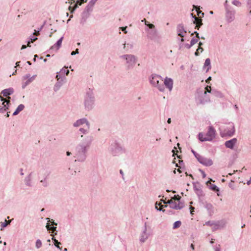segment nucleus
<instances>
[{
    "instance_id": "nucleus-1",
    "label": "nucleus",
    "mask_w": 251,
    "mask_h": 251,
    "mask_svg": "<svg viewBox=\"0 0 251 251\" xmlns=\"http://www.w3.org/2000/svg\"><path fill=\"white\" fill-rule=\"evenodd\" d=\"M95 98L93 90L88 88L86 90V94L84 99V105L85 109L90 111L95 106Z\"/></svg>"
},
{
    "instance_id": "nucleus-2",
    "label": "nucleus",
    "mask_w": 251,
    "mask_h": 251,
    "mask_svg": "<svg viewBox=\"0 0 251 251\" xmlns=\"http://www.w3.org/2000/svg\"><path fill=\"white\" fill-rule=\"evenodd\" d=\"M88 150L85 146L78 144L75 148L74 157L75 159V161L84 162L87 158Z\"/></svg>"
},
{
    "instance_id": "nucleus-3",
    "label": "nucleus",
    "mask_w": 251,
    "mask_h": 251,
    "mask_svg": "<svg viewBox=\"0 0 251 251\" xmlns=\"http://www.w3.org/2000/svg\"><path fill=\"white\" fill-rule=\"evenodd\" d=\"M108 150L113 156H118L126 152L125 149L121 143L117 141H113L110 143Z\"/></svg>"
},
{
    "instance_id": "nucleus-4",
    "label": "nucleus",
    "mask_w": 251,
    "mask_h": 251,
    "mask_svg": "<svg viewBox=\"0 0 251 251\" xmlns=\"http://www.w3.org/2000/svg\"><path fill=\"white\" fill-rule=\"evenodd\" d=\"M120 58L125 61V66L128 70L132 69L138 61L137 57L132 54L122 55Z\"/></svg>"
},
{
    "instance_id": "nucleus-5",
    "label": "nucleus",
    "mask_w": 251,
    "mask_h": 251,
    "mask_svg": "<svg viewBox=\"0 0 251 251\" xmlns=\"http://www.w3.org/2000/svg\"><path fill=\"white\" fill-rule=\"evenodd\" d=\"M145 25L148 27L145 29L148 38L151 40H155L157 38V30L155 25L148 21H146Z\"/></svg>"
},
{
    "instance_id": "nucleus-6",
    "label": "nucleus",
    "mask_w": 251,
    "mask_h": 251,
    "mask_svg": "<svg viewBox=\"0 0 251 251\" xmlns=\"http://www.w3.org/2000/svg\"><path fill=\"white\" fill-rule=\"evenodd\" d=\"M160 80H163L160 75L152 74L150 77V81L153 86L157 87L160 92H164L165 87L164 84L160 82Z\"/></svg>"
},
{
    "instance_id": "nucleus-7",
    "label": "nucleus",
    "mask_w": 251,
    "mask_h": 251,
    "mask_svg": "<svg viewBox=\"0 0 251 251\" xmlns=\"http://www.w3.org/2000/svg\"><path fill=\"white\" fill-rule=\"evenodd\" d=\"M11 98L8 97L7 98H4L0 96V100L2 101L1 105H0V113H4L9 109L10 104Z\"/></svg>"
},
{
    "instance_id": "nucleus-8",
    "label": "nucleus",
    "mask_w": 251,
    "mask_h": 251,
    "mask_svg": "<svg viewBox=\"0 0 251 251\" xmlns=\"http://www.w3.org/2000/svg\"><path fill=\"white\" fill-rule=\"evenodd\" d=\"M225 4L226 8V19L228 23H231L235 19V11L230 7H229L226 4Z\"/></svg>"
},
{
    "instance_id": "nucleus-9",
    "label": "nucleus",
    "mask_w": 251,
    "mask_h": 251,
    "mask_svg": "<svg viewBox=\"0 0 251 251\" xmlns=\"http://www.w3.org/2000/svg\"><path fill=\"white\" fill-rule=\"evenodd\" d=\"M235 128L233 125L230 126L229 127L225 129L223 132H221V135L222 137H231L235 133Z\"/></svg>"
},
{
    "instance_id": "nucleus-10",
    "label": "nucleus",
    "mask_w": 251,
    "mask_h": 251,
    "mask_svg": "<svg viewBox=\"0 0 251 251\" xmlns=\"http://www.w3.org/2000/svg\"><path fill=\"white\" fill-rule=\"evenodd\" d=\"M150 233L147 232V223H145L144 228L140 235V242L143 243L148 239L150 236Z\"/></svg>"
},
{
    "instance_id": "nucleus-11",
    "label": "nucleus",
    "mask_w": 251,
    "mask_h": 251,
    "mask_svg": "<svg viewBox=\"0 0 251 251\" xmlns=\"http://www.w3.org/2000/svg\"><path fill=\"white\" fill-rule=\"evenodd\" d=\"M194 190L199 197V200H201V197L204 196V193L201 188V187L199 182H193V183Z\"/></svg>"
},
{
    "instance_id": "nucleus-12",
    "label": "nucleus",
    "mask_w": 251,
    "mask_h": 251,
    "mask_svg": "<svg viewBox=\"0 0 251 251\" xmlns=\"http://www.w3.org/2000/svg\"><path fill=\"white\" fill-rule=\"evenodd\" d=\"M84 124L86 125L88 129H89L90 126V123L87 120V119L85 118L80 119L76 121L75 123H74L73 126L74 127H78L83 125Z\"/></svg>"
},
{
    "instance_id": "nucleus-13",
    "label": "nucleus",
    "mask_w": 251,
    "mask_h": 251,
    "mask_svg": "<svg viewBox=\"0 0 251 251\" xmlns=\"http://www.w3.org/2000/svg\"><path fill=\"white\" fill-rule=\"evenodd\" d=\"M216 131L214 127L212 126L208 127V130L206 134V136L207 139H204V140H208V141H211L213 138L215 137Z\"/></svg>"
},
{
    "instance_id": "nucleus-14",
    "label": "nucleus",
    "mask_w": 251,
    "mask_h": 251,
    "mask_svg": "<svg viewBox=\"0 0 251 251\" xmlns=\"http://www.w3.org/2000/svg\"><path fill=\"white\" fill-rule=\"evenodd\" d=\"M198 161L201 164L205 166H210L213 164V161L212 159L204 157L202 156H200L198 159Z\"/></svg>"
},
{
    "instance_id": "nucleus-15",
    "label": "nucleus",
    "mask_w": 251,
    "mask_h": 251,
    "mask_svg": "<svg viewBox=\"0 0 251 251\" xmlns=\"http://www.w3.org/2000/svg\"><path fill=\"white\" fill-rule=\"evenodd\" d=\"M177 35L179 36H180L181 37L180 41L181 42H184V33H186V31L184 29V26L182 24H179L177 26Z\"/></svg>"
},
{
    "instance_id": "nucleus-16",
    "label": "nucleus",
    "mask_w": 251,
    "mask_h": 251,
    "mask_svg": "<svg viewBox=\"0 0 251 251\" xmlns=\"http://www.w3.org/2000/svg\"><path fill=\"white\" fill-rule=\"evenodd\" d=\"M63 39V37L62 36L56 42V43L55 44H54L50 48L49 51L50 53H51L53 51H56L57 50H58L61 46Z\"/></svg>"
},
{
    "instance_id": "nucleus-17",
    "label": "nucleus",
    "mask_w": 251,
    "mask_h": 251,
    "mask_svg": "<svg viewBox=\"0 0 251 251\" xmlns=\"http://www.w3.org/2000/svg\"><path fill=\"white\" fill-rule=\"evenodd\" d=\"M94 140L93 137L92 135H88L83 139V142L82 143L79 144V145H83L86 147V148L89 149L91 144Z\"/></svg>"
},
{
    "instance_id": "nucleus-18",
    "label": "nucleus",
    "mask_w": 251,
    "mask_h": 251,
    "mask_svg": "<svg viewBox=\"0 0 251 251\" xmlns=\"http://www.w3.org/2000/svg\"><path fill=\"white\" fill-rule=\"evenodd\" d=\"M201 201L203 206L207 210L208 213L209 215H212L214 213V207L213 205L207 201Z\"/></svg>"
},
{
    "instance_id": "nucleus-19",
    "label": "nucleus",
    "mask_w": 251,
    "mask_h": 251,
    "mask_svg": "<svg viewBox=\"0 0 251 251\" xmlns=\"http://www.w3.org/2000/svg\"><path fill=\"white\" fill-rule=\"evenodd\" d=\"M91 12L90 11H88L87 10L84 9L83 12L81 13V18L80 21V24L82 25H84L86 23L87 19L89 18L90 13Z\"/></svg>"
},
{
    "instance_id": "nucleus-20",
    "label": "nucleus",
    "mask_w": 251,
    "mask_h": 251,
    "mask_svg": "<svg viewBox=\"0 0 251 251\" xmlns=\"http://www.w3.org/2000/svg\"><path fill=\"white\" fill-rule=\"evenodd\" d=\"M164 85L170 91H171L173 87V80L172 78L166 77L164 79Z\"/></svg>"
},
{
    "instance_id": "nucleus-21",
    "label": "nucleus",
    "mask_w": 251,
    "mask_h": 251,
    "mask_svg": "<svg viewBox=\"0 0 251 251\" xmlns=\"http://www.w3.org/2000/svg\"><path fill=\"white\" fill-rule=\"evenodd\" d=\"M237 142V139L236 138H232L231 140L226 141L225 143V145L227 148L233 149Z\"/></svg>"
},
{
    "instance_id": "nucleus-22",
    "label": "nucleus",
    "mask_w": 251,
    "mask_h": 251,
    "mask_svg": "<svg viewBox=\"0 0 251 251\" xmlns=\"http://www.w3.org/2000/svg\"><path fill=\"white\" fill-rule=\"evenodd\" d=\"M46 227L47 228V230L49 232L51 231V235L52 236V237H54V235H57V231L56 230V228H57L56 226H50V225L49 224V223H48L47 224Z\"/></svg>"
},
{
    "instance_id": "nucleus-23",
    "label": "nucleus",
    "mask_w": 251,
    "mask_h": 251,
    "mask_svg": "<svg viewBox=\"0 0 251 251\" xmlns=\"http://www.w3.org/2000/svg\"><path fill=\"white\" fill-rule=\"evenodd\" d=\"M14 89L11 87L3 90L1 93L3 95V96L7 97L9 96L12 95L14 93Z\"/></svg>"
},
{
    "instance_id": "nucleus-24",
    "label": "nucleus",
    "mask_w": 251,
    "mask_h": 251,
    "mask_svg": "<svg viewBox=\"0 0 251 251\" xmlns=\"http://www.w3.org/2000/svg\"><path fill=\"white\" fill-rule=\"evenodd\" d=\"M49 175L50 172L46 171L44 175V178L40 181V182L42 183L43 186L45 187H46L49 185V183L47 181V178Z\"/></svg>"
},
{
    "instance_id": "nucleus-25",
    "label": "nucleus",
    "mask_w": 251,
    "mask_h": 251,
    "mask_svg": "<svg viewBox=\"0 0 251 251\" xmlns=\"http://www.w3.org/2000/svg\"><path fill=\"white\" fill-rule=\"evenodd\" d=\"M211 68V61L209 58H207L205 59L203 66V69L206 70V72H207Z\"/></svg>"
},
{
    "instance_id": "nucleus-26",
    "label": "nucleus",
    "mask_w": 251,
    "mask_h": 251,
    "mask_svg": "<svg viewBox=\"0 0 251 251\" xmlns=\"http://www.w3.org/2000/svg\"><path fill=\"white\" fill-rule=\"evenodd\" d=\"M198 99L200 101V103L202 104H205L206 102H210V101L209 97H208L207 96V95H206V97H204L203 96V94H202V96L199 97Z\"/></svg>"
},
{
    "instance_id": "nucleus-27",
    "label": "nucleus",
    "mask_w": 251,
    "mask_h": 251,
    "mask_svg": "<svg viewBox=\"0 0 251 251\" xmlns=\"http://www.w3.org/2000/svg\"><path fill=\"white\" fill-rule=\"evenodd\" d=\"M64 78H61V79L60 80H57V82L55 84L53 90L55 92H57L59 90L60 87L62 86L63 84Z\"/></svg>"
},
{
    "instance_id": "nucleus-28",
    "label": "nucleus",
    "mask_w": 251,
    "mask_h": 251,
    "mask_svg": "<svg viewBox=\"0 0 251 251\" xmlns=\"http://www.w3.org/2000/svg\"><path fill=\"white\" fill-rule=\"evenodd\" d=\"M193 18H194L195 19L194 23L196 24L195 28L199 29L201 26L202 25V20L201 19H198L196 16H193Z\"/></svg>"
},
{
    "instance_id": "nucleus-29",
    "label": "nucleus",
    "mask_w": 251,
    "mask_h": 251,
    "mask_svg": "<svg viewBox=\"0 0 251 251\" xmlns=\"http://www.w3.org/2000/svg\"><path fill=\"white\" fill-rule=\"evenodd\" d=\"M183 207V204H181V205H180V204H177V203L175 201H173L172 203H171V205L170 206L171 208L176 210L181 209Z\"/></svg>"
},
{
    "instance_id": "nucleus-30",
    "label": "nucleus",
    "mask_w": 251,
    "mask_h": 251,
    "mask_svg": "<svg viewBox=\"0 0 251 251\" xmlns=\"http://www.w3.org/2000/svg\"><path fill=\"white\" fill-rule=\"evenodd\" d=\"M226 225V222L224 220H222L220 221H218L217 223H216L214 226V229L216 230L218 229L219 228L220 226H222V227H224Z\"/></svg>"
},
{
    "instance_id": "nucleus-31",
    "label": "nucleus",
    "mask_w": 251,
    "mask_h": 251,
    "mask_svg": "<svg viewBox=\"0 0 251 251\" xmlns=\"http://www.w3.org/2000/svg\"><path fill=\"white\" fill-rule=\"evenodd\" d=\"M25 108V105L23 104H21L16 108V110L13 113V116L18 115L21 111L24 110Z\"/></svg>"
},
{
    "instance_id": "nucleus-32",
    "label": "nucleus",
    "mask_w": 251,
    "mask_h": 251,
    "mask_svg": "<svg viewBox=\"0 0 251 251\" xmlns=\"http://www.w3.org/2000/svg\"><path fill=\"white\" fill-rule=\"evenodd\" d=\"M212 95L218 98H223L224 97L223 94L220 91L216 89L212 90Z\"/></svg>"
},
{
    "instance_id": "nucleus-33",
    "label": "nucleus",
    "mask_w": 251,
    "mask_h": 251,
    "mask_svg": "<svg viewBox=\"0 0 251 251\" xmlns=\"http://www.w3.org/2000/svg\"><path fill=\"white\" fill-rule=\"evenodd\" d=\"M31 174H30L29 175H28L27 176H26L25 178V184L29 187L31 186Z\"/></svg>"
},
{
    "instance_id": "nucleus-34",
    "label": "nucleus",
    "mask_w": 251,
    "mask_h": 251,
    "mask_svg": "<svg viewBox=\"0 0 251 251\" xmlns=\"http://www.w3.org/2000/svg\"><path fill=\"white\" fill-rule=\"evenodd\" d=\"M51 240L53 241L54 242V246L57 248L58 249H59L60 250H62V247H60L59 246L60 245H61V242H59L57 240H56L54 237H52L51 238Z\"/></svg>"
},
{
    "instance_id": "nucleus-35",
    "label": "nucleus",
    "mask_w": 251,
    "mask_h": 251,
    "mask_svg": "<svg viewBox=\"0 0 251 251\" xmlns=\"http://www.w3.org/2000/svg\"><path fill=\"white\" fill-rule=\"evenodd\" d=\"M86 0H77L75 4L74 5V8L73 11H71V12H73L74 10H75V9L78 7V5H81L83 3H84L86 2Z\"/></svg>"
},
{
    "instance_id": "nucleus-36",
    "label": "nucleus",
    "mask_w": 251,
    "mask_h": 251,
    "mask_svg": "<svg viewBox=\"0 0 251 251\" xmlns=\"http://www.w3.org/2000/svg\"><path fill=\"white\" fill-rule=\"evenodd\" d=\"M198 139L201 142L208 141V140H204V139H207V137L206 135L204 137V135L201 132L199 133Z\"/></svg>"
},
{
    "instance_id": "nucleus-37",
    "label": "nucleus",
    "mask_w": 251,
    "mask_h": 251,
    "mask_svg": "<svg viewBox=\"0 0 251 251\" xmlns=\"http://www.w3.org/2000/svg\"><path fill=\"white\" fill-rule=\"evenodd\" d=\"M205 90L204 91L203 93V96L204 97H206V95H207V93H211L212 94V90L211 89V86H207L205 88Z\"/></svg>"
},
{
    "instance_id": "nucleus-38",
    "label": "nucleus",
    "mask_w": 251,
    "mask_h": 251,
    "mask_svg": "<svg viewBox=\"0 0 251 251\" xmlns=\"http://www.w3.org/2000/svg\"><path fill=\"white\" fill-rule=\"evenodd\" d=\"M164 207H167V205H165V206H164L163 205H162L161 204L158 203L157 202H156L155 203V209L157 211H160L162 210V208H163Z\"/></svg>"
},
{
    "instance_id": "nucleus-39",
    "label": "nucleus",
    "mask_w": 251,
    "mask_h": 251,
    "mask_svg": "<svg viewBox=\"0 0 251 251\" xmlns=\"http://www.w3.org/2000/svg\"><path fill=\"white\" fill-rule=\"evenodd\" d=\"M209 188L213 191L219 192V188L215 184L210 183Z\"/></svg>"
},
{
    "instance_id": "nucleus-40",
    "label": "nucleus",
    "mask_w": 251,
    "mask_h": 251,
    "mask_svg": "<svg viewBox=\"0 0 251 251\" xmlns=\"http://www.w3.org/2000/svg\"><path fill=\"white\" fill-rule=\"evenodd\" d=\"M93 6H94V5H93L92 4L89 2L88 5L85 7V9L87 10L88 11H90V12H92L93 11Z\"/></svg>"
},
{
    "instance_id": "nucleus-41",
    "label": "nucleus",
    "mask_w": 251,
    "mask_h": 251,
    "mask_svg": "<svg viewBox=\"0 0 251 251\" xmlns=\"http://www.w3.org/2000/svg\"><path fill=\"white\" fill-rule=\"evenodd\" d=\"M181 225V221H177L175 222L174 223L173 227V228L174 229L177 228H178V227H179Z\"/></svg>"
},
{
    "instance_id": "nucleus-42",
    "label": "nucleus",
    "mask_w": 251,
    "mask_h": 251,
    "mask_svg": "<svg viewBox=\"0 0 251 251\" xmlns=\"http://www.w3.org/2000/svg\"><path fill=\"white\" fill-rule=\"evenodd\" d=\"M203 51V49L201 47H199L196 52H195V55L196 56H199L200 55V51L202 52Z\"/></svg>"
},
{
    "instance_id": "nucleus-43",
    "label": "nucleus",
    "mask_w": 251,
    "mask_h": 251,
    "mask_svg": "<svg viewBox=\"0 0 251 251\" xmlns=\"http://www.w3.org/2000/svg\"><path fill=\"white\" fill-rule=\"evenodd\" d=\"M42 245V242L40 239H37L36 241L35 247L37 249H39Z\"/></svg>"
},
{
    "instance_id": "nucleus-44",
    "label": "nucleus",
    "mask_w": 251,
    "mask_h": 251,
    "mask_svg": "<svg viewBox=\"0 0 251 251\" xmlns=\"http://www.w3.org/2000/svg\"><path fill=\"white\" fill-rule=\"evenodd\" d=\"M30 39V41H28V43H27L28 47H30V43H33V42L35 41L36 40H37V38L31 36Z\"/></svg>"
},
{
    "instance_id": "nucleus-45",
    "label": "nucleus",
    "mask_w": 251,
    "mask_h": 251,
    "mask_svg": "<svg viewBox=\"0 0 251 251\" xmlns=\"http://www.w3.org/2000/svg\"><path fill=\"white\" fill-rule=\"evenodd\" d=\"M60 72L62 74H65L66 75H68L69 73V70L67 69V68H62Z\"/></svg>"
},
{
    "instance_id": "nucleus-46",
    "label": "nucleus",
    "mask_w": 251,
    "mask_h": 251,
    "mask_svg": "<svg viewBox=\"0 0 251 251\" xmlns=\"http://www.w3.org/2000/svg\"><path fill=\"white\" fill-rule=\"evenodd\" d=\"M46 220L48 222H50L51 224L53 225V226H56L57 225V224L54 222V221L53 219H50L49 218H46Z\"/></svg>"
},
{
    "instance_id": "nucleus-47",
    "label": "nucleus",
    "mask_w": 251,
    "mask_h": 251,
    "mask_svg": "<svg viewBox=\"0 0 251 251\" xmlns=\"http://www.w3.org/2000/svg\"><path fill=\"white\" fill-rule=\"evenodd\" d=\"M198 39H199L196 38V37L192 38L190 42L191 45L193 46L196 43H197L198 42Z\"/></svg>"
},
{
    "instance_id": "nucleus-48",
    "label": "nucleus",
    "mask_w": 251,
    "mask_h": 251,
    "mask_svg": "<svg viewBox=\"0 0 251 251\" xmlns=\"http://www.w3.org/2000/svg\"><path fill=\"white\" fill-rule=\"evenodd\" d=\"M79 131L83 134H86L88 133V130L83 128H79Z\"/></svg>"
},
{
    "instance_id": "nucleus-49",
    "label": "nucleus",
    "mask_w": 251,
    "mask_h": 251,
    "mask_svg": "<svg viewBox=\"0 0 251 251\" xmlns=\"http://www.w3.org/2000/svg\"><path fill=\"white\" fill-rule=\"evenodd\" d=\"M43 25L41 26L40 28L38 29L37 31L36 30H34V32L33 33V35H35L36 36H38L40 34V31L42 30L43 28Z\"/></svg>"
},
{
    "instance_id": "nucleus-50",
    "label": "nucleus",
    "mask_w": 251,
    "mask_h": 251,
    "mask_svg": "<svg viewBox=\"0 0 251 251\" xmlns=\"http://www.w3.org/2000/svg\"><path fill=\"white\" fill-rule=\"evenodd\" d=\"M31 77L30 74H27L23 76L22 79L23 80H25L26 79H29Z\"/></svg>"
},
{
    "instance_id": "nucleus-51",
    "label": "nucleus",
    "mask_w": 251,
    "mask_h": 251,
    "mask_svg": "<svg viewBox=\"0 0 251 251\" xmlns=\"http://www.w3.org/2000/svg\"><path fill=\"white\" fill-rule=\"evenodd\" d=\"M232 4L237 6H240L241 5V3L239 1L236 0L232 1Z\"/></svg>"
},
{
    "instance_id": "nucleus-52",
    "label": "nucleus",
    "mask_w": 251,
    "mask_h": 251,
    "mask_svg": "<svg viewBox=\"0 0 251 251\" xmlns=\"http://www.w3.org/2000/svg\"><path fill=\"white\" fill-rule=\"evenodd\" d=\"M30 83L27 80L26 81L23 82L22 83V88L25 89L27 85H28Z\"/></svg>"
},
{
    "instance_id": "nucleus-53",
    "label": "nucleus",
    "mask_w": 251,
    "mask_h": 251,
    "mask_svg": "<svg viewBox=\"0 0 251 251\" xmlns=\"http://www.w3.org/2000/svg\"><path fill=\"white\" fill-rule=\"evenodd\" d=\"M30 83L27 80L26 81L23 82L22 83V88L25 89L27 85H28Z\"/></svg>"
},
{
    "instance_id": "nucleus-54",
    "label": "nucleus",
    "mask_w": 251,
    "mask_h": 251,
    "mask_svg": "<svg viewBox=\"0 0 251 251\" xmlns=\"http://www.w3.org/2000/svg\"><path fill=\"white\" fill-rule=\"evenodd\" d=\"M30 83L27 80L26 81L23 82L22 83V88L25 89L27 85H28Z\"/></svg>"
},
{
    "instance_id": "nucleus-55",
    "label": "nucleus",
    "mask_w": 251,
    "mask_h": 251,
    "mask_svg": "<svg viewBox=\"0 0 251 251\" xmlns=\"http://www.w3.org/2000/svg\"><path fill=\"white\" fill-rule=\"evenodd\" d=\"M30 83L27 80L26 81L23 82L22 83V88L25 89L27 85H28Z\"/></svg>"
},
{
    "instance_id": "nucleus-56",
    "label": "nucleus",
    "mask_w": 251,
    "mask_h": 251,
    "mask_svg": "<svg viewBox=\"0 0 251 251\" xmlns=\"http://www.w3.org/2000/svg\"><path fill=\"white\" fill-rule=\"evenodd\" d=\"M36 76L37 75H33V76H31L29 79H28L27 80L30 83L35 79Z\"/></svg>"
},
{
    "instance_id": "nucleus-57",
    "label": "nucleus",
    "mask_w": 251,
    "mask_h": 251,
    "mask_svg": "<svg viewBox=\"0 0 251 251\" xmlns=\"http://www.w3.org/2000/svg\"><path fill=\"white\" fill-rule=\"evenodd\" d=\"M191 151L193 153V154L194 155V156H195V157L197 158V159L198 160V159L200 157V156H201L199 154L197 153L195 151H194L193 150H191Z\"/></svg>"
},
{
    "instance_id": "nucleus-58",
    "label": "nucleus",
    "mask_w": 251,
    "mask_h": 251,
    "mask_svg": "<svg viewBox=\"0 0 251 251\" xmlns=\"http://www.w3.org/2000/svg\"><path fill=\"white\" fill-rule=\"evenodd\" d=\"M61 78H64V79H65V76H62L58 74V73H57V74L56 75V78L57 79V80H61Z\"/></svg>"
},
{
    "instance_id": "nucleus-59",
    "label": "nucleus",
    "mask_w": 251,
    "mask_h": 251,
    "mask_svg": "<svg viewBox=\"0 0 251 251\" xmlns=\"http://www.w3.org/2000/svg\"><path fill=\"white\" fill-rule=\"evenodd\" d=\"M0 223H1L2 227H5L6 226H7L8 225V222H7V221L6 220H5L4 222H3V223L1 222Z\"/></svg>"
},
{
    "instance_id": "nucleus-60",
    "label": "nucleus",
    "mask_w": 251,
    "mask_h": 251,
    "mask_svg": "<svg viewBox=\"0 0 251 251\" xmlns=\"http://www.w3.org/2000/svg\"><path fill=\"white\" fill-rule=\"evenodd\" d=\"M78 53H79V50L78 49H76L75 50L72 51L71 54V55H75V54H78Z\"/></svg>"
},
{
    "instance_id": "nucleus-61",
    "label": "nucleus",
    "mask_w": 251,
    "mask_h": 251,
    "mask_svg": "<svg viewBox=\"0 0 251 251\" xmlns=\"http://www.w3.org/2000/svg\"><path fill=\"white\" fill-rule=\"evenodd\" d=\"M180 199H181V197L180 196H176V195H175L174 197V199L175 200V201H177L178 202L180 201Z\"/></svg>"
},
{
    "instance_id": "nucleus-62",
    "label": "nucleus",
    "mask_w": 251,
    "mask_h": 251,
    "mask_svg": "<svg viewBox=\"0 0 251 251\" xmlns=\"http://www.w3.org/2000/svg\"><path fill=\"white\" fill-rule=\"evenodd\" d=\"M194 34H196V38L200 39L199 33L197 31H195L194 32L192 33L191 34V36L193 35Z\"/></svg>"
},
{
    "instance_id": "nucleus-63",
    "label": "nucleus",
    "mask_w": 251,
    "mask_h": 251,
    "mask_svg": "<svg viewBox=\"0 0 251 251\" xmlns=\"http://www.w3.org/2000/svg\"><path fill=\"white\" fill-rule=\"evenodd\" d=\"M199 171L201 173L202 176V177L203 178H205L206 177V174L204 173V172L203 170H201V169H200Z\"/></svg>"
},
{
    "instance_id": "nucleus-64",
    "label": "nucleus",
    "mask_w": 251,
    "mask_h": 251,
    "mask_svg": "<svg viewBox=\"0 0 251 251\" xmlns=\"http://www.w3.org/2000/svg\"><path fill=\"white\" fill-rule=\"evenodd\" d=\"M248 6L249 8H251V0H248Z\"/></svg>"
}]
</instances>
